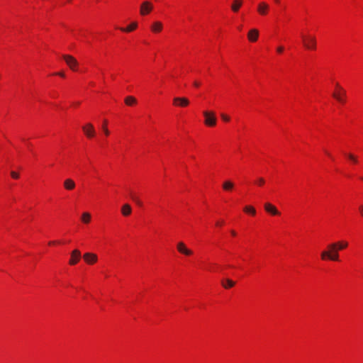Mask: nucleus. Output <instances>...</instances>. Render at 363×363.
<instances>
[{
    "mask_svg": "<svg viewBox=\"0 0 363 363\" xmlns=\"http://www.w3.org/2000/svg\"><path fill=\"white\" fill-rule=\"evenodd\" d=\"M322 261L340 262V252L332 242L327 245L326 249L323 250L320 255Z\"/></svg>",
    "mask_w": 363,
    "mask_h": 363,
    "instance_id": "obj_1",
    "label": "nucleus"
},
{
    "mask_svg": "<svg viewBox=\"0 0 363 363\" xmlns=\"http://www.w3.org/2000/svg\"><path fill=\"white\" fill-rule=\"evenodd\" d=\"M304 48L307 50L315 51L317 49V39L314 34L309 32H302L300 35Z\"/></svg>",
    "mask_w": 363,
    "mask_h": 363,
    "instance_id": "obj_2",
    "label": "nucleus"
},
{
    "mask_svg": "<svg viewBox=\"0 0 363 363\" xmlns=\"http://www.w3.org/2000/svg\"><path fill=\"white\" fill-rule=\"evenodd\" d=\"M332 95L342 105H344L347 101L346 90L338 82L335 83Z\"/></svg>",
    "mask_w": 363,
    "mask_h": 363,
    "instance_id": "obj_3",
    "label": "nucleus"
},
{
    "mask_svg": "<svg viewBox=\"0 0 363 363\" xmlns=\"http://www.w3.org/2000/svg\"><path fill=\"white\" fill-rule=\"evenodd\" d=\"M203 116L204 118L203 123L207 127H214L217 124V118L216 113L213 111H203Z\"/></svg>",
    "mask_w": 363,
    "mask_h": 363,
    "instance_id": "obj_4",
    "label": "nucleus"
},
{
    "mask_svg": "<svg viewBox=\"0 0 363 363\" xmlns=\"http://www.w3.org/2000/svg\"><path fill=\"white\" fill-rule=\"evenodd\" d=\"M176 247L177 252L185 257H191L194 255V251L189 248L186 244L183 241L178 242Z\"/></svg>",
    "mask_w": 363,
    "mask_h": 363,
    "instance_id": "obj_5",
    "label": "nucleus"
},
{
    "mask_svg": "<svg viewBox=\"0 0 363 363\" xmlns=\"http://www.w3.org/2000/svg\"><path fill=\"white\" fill-rule=\"evenodd\" d=\"M154 6L150 1H144L140 6V14L142 16L149 15L153 10Z\"/></svg>",
    "mask_w": 363,
    "mask_h": 363,
    "instance_id": "obj_6",
    "label": "nucleus"
},
{
    "mask_svg": "<svg viewBox=\"0 0 363 363\" xmlns=\"http://www.w3.org/2000/svg\"><path fill=\"white\" fill-rule=\"evenodd\" d=\"M82 128V131H83L84 134L89 139L94 138L96 135V130H95L93 124L91 123H87L84 124Z\"/></svg>",
    "mask_w": 363,
    "mask_h": 363,
    "instance_id": "obj_7",
    "label": "nucleus"
},
{
    "mask_svg": "<svg viewBox=\"0 0 363 363\" xmlns=\"http://www.w3.org/2000/svg\"><path fill=\"white\" fill-rule=\"evenodd\" d=\"M63 59L67 66L72 70V71H77L78 69V62L76 58H74L73 56L69 55H65L63 56Z\"/></svg>",
    "mask_w": 363,
    "mask_h": 363,
    "instance_id": "obj_8",
    "label": "nucleus"
},
{
    "mask_svg": "<svg viewBox=\"0 0 363 363\" xmlns=\"http://www.w3.org/2000/svg\"><path fill=\"white\" fill-rule=\"evenodd\" d=\"M172 104L175 107L186 108L190 104V101L186 97L177 96L173 99Z\"/></svg>",
    "mask_w": 363,
    "mask_h": 363,
    "instance_id": "obj_9",
    "label": "nucleus"
},
{
    "mask_svg": "<svg viewBox=\"0 0 363 363\" xmlns=\"http://www.w3.org/2000/svg\"><path fill=\"white\" fill-rule=\"evenodd\" d=\"M269 5L264 1L258 3L257 6V11L262 16H267L269 13Z\"/></svg>",
    "mask_w": 363,
    "mask_h": 363,
    "instance_id": "obj_10",
    "label": "nucleus"
},
{
    "mask_svg": "<svg viewBox=\"0 0 363 363\" xmlns=\"http://www.w3.org/2000/svg\"><path fill=\"white\" fill-rule=\"evenodd\" d=\"M164 24L162 21H153L150 27V31L152 33L158 34L163 30Z\"/></svg>",
    "mask_w": 363,
    "mask_h": 363,
    "instance_id": "obj_11",
    "label": "nucleus"
},
{
    "mask_svg": "<svg viewBox=\"0 0 363 363\" xmlns=\"http://www.w3.org/2000/svg\"><path fill=\"white\" fill-rule=\"evenodd\" d=\"M264 211L272 216H279L281 213L277 208L271 203H265L264 205Z\"/></svg>",
    "mask_w": 363,
    "mask_h": 363,
    "instance_id": "obj_12",
    "label": "nucleus"
},
{
    "mask_svg": "<svg viewBox=\"0 0 363 363\" xmlns=\"http://www.w3.org/2000/svg\"><path fill=\"white\" fill-rule=\"evenodd\" d=\"M84 262L88 264H94L98 261V256L92 252H86L83 255Z\"/></svg>",
    "mask_w": 363,
    "mask_h": 363,
    "instance_id": "obj_13",
    "label": "nucleus"
},
{
    "mask_svg": "<svg viewBox=\"0 0 363 363\" xmlns=\"http://www.w3.org/2000/svg\"><path fill=\"white\" fill-rule=\"evenodd\" d=\"M81 252L79 250H74L72 252H71V256H70V259L69 260V264L70 265H75L77 264L79 261L81 259Z\"/></svg>",
    "mask_w": 363,
    "mask_h": 363,
    "instance_id": "obj_14",
    "label": "nucleus"
},
{
    "mask_svg": "<svg viewBox=\"0 0 363 363\" xmlns=\"http://www.w3.org/2000/svg\"><path fill=\"white\" fill-rule=\"evenodd\" d=\"M138 27V23L137 21H133L130 23L129 25H128L126 27H118L116 28L119 30H121L123 33H131L135 31Z\"/></svg>",
    "mask_w": 363,
    "mask_h": 363,
    "instance_id": "obj_15",
    "label": "nucleus"
},
{
    "mask_svg": "<svg viewBox=\"0 0 363 363\" xmlns=\"http://www.w3.org/2000/svg\"><path fill=\"white\" fill-rule=\"evenodd\" d=\"M259 35V32L257 28H252L247 33V40L251 43H255L258 40Z\"/></svg>",
    "mask_w": 363,
    "mask_h": 363,
    "instance_id": "obj_16",
    "label": "nucleus"
},
{
    "mask_svg": "<svg viewBox=\"0 0 363 363\" xmlns=\"http://www.w3.org/2000/svg\"><path fill=\"white\" fill-rule=\"evenodd\" d=\"M243 0H232L230 4V10L233 13H238L243 6Z\"/></svg>",
    "mask_w": 363,
    "mask_h": 363,
    "instance_id": "obj_17",
    "label": "nucleus"
},
{
    "mask_svg": "<svg viewBox=\"0 0 363 363\" xmlns=\"http://www.w3.org/2000/svg\"><path fill=\"white\" fill-rule=\"evenodd\" d=\"M235 187V184L230 179L225 180L222 184V189L225 192H232Z\"/></svg>",
    "mask_w": 363,
    "mask_h": 363,
    "instance_id": "obj_18",
    "label": "nucleus"
},
{
    "mask_svg": "<svg viewBox=\"0 0 363 363\" xmlns=\"http://www.w3.org/2000/svg\"><path fill=\"white\" fill-rule=\"evenodd\" d=\"M332 243L333 244V245L335 247V248L337 250V251L339 252L340 251L345 250L349 246L348 241H347L345 240H337V241L333 242Z\"/></svg>",
    "mask_w": 363,
    "mask_h": 363,
    "instance_id": "obj_19",
    "label": "nucleus"
},
{
    "mask_svg": "<svg viewBox=\"0 0 363 363\" xmlns=\"http://www.w3.org/2000/svg\"><path fill=\"white\" fill-rule=\"evenodd\" d=\"M63 187L67 191H72L76 187V183L72 179H66L63 182Z\"/></svg>",
    "mask_w": 363,
    "mask_h": 363,
    "instance_id": "obj_20",
    "label": "nucleus"
},
{
    "mask_svg": "<svg viewBox=\"0 0 363 363\" xmlns=\"http://www.w3.org/2000/svg\"><path fill=\"white\" fill-rule=\"evenodd\" d=\"M345 157L353 164H357L359 163V157L352 152L345 153Z\"/></svg>",
    "mask_w": 363,
    "mask_h": 363,
    "instance_id": "obj_21",
    "label": "nucleus"
},
{
    "mask_svg": "<svg viewBox=\"0 0 363 363\" xmlns=\"http://www.w3.org/2000/svg\"><path fill=\"white\" fill-rule=\"evenodd\" d=\"M132 213V208L131 206L125 203L121 207V213L123 216H129Z\"/></svg>",
    "mask_w": 363,
    "mask_h": 363,
    "instance_id": "obj_22",
    "label": "nucleus"
},
{
    "mask_svg": "<svg viewBox=\"0 0 363 363\" xmlns=\"http://www.w3.org/2000/svg\"><path fill=\"white\" fill-rule=\"evenodd\" d=\"M243 211L252 216H255L257 213L255 208L251 205H247L243 208Z\"/></svg>",
    "mask_w": 363,
    "mask_h": 363,
    "instance_id": "obj_23",
    "label": "nucleus"
},
{
    "mask_svg": "<svg viewBox=\"0 0 363 363\" xmlns=\"http://www.w3.org/2000/svg\"><path fill=\"white\" fill-rule=\"evenodd\" d=\"M91 220V215L89 212H84L81 216V221L84 224H89Z\"/></svg>",
    "mask_w": 363,
    "mask_h": 363,
    "instance_id": "obj_24",
    "label": "nucleus"
},
{
    "mask_svg": "<svg viewBox=\"0 0 363 363\" xmlns=\"http://www.w3.org/2000/svg\"><path fill=\"white\" fill-rule=\"evenodd\" d=\"M125 104L129 106H133L137 104V99L133 96H128L125 98Z\"/></svg>",
    "mask_w": 363,
    "mask_h": 363,
    "instance_id": "obj_25",
    "label": "nucleus"
},
{
    "mask_svg": "<svg viewBox=\"0 0 363 363\" xmlns=\"http://www.w3.org/2000/svg\"><path fill=\"white\" fill-rule=\"evenodd\" d=\"M235 281L231 279H226L223 281V286L225 289H230L234 286Z\"/></svg>",
    "mask_w": 363,
    "mask_h": 363,
    "instance_id": "obj_26",
    "label": "nucleus"
},
{
    "mask_svg": "<svg viewBox=\"0 0 363 363\" xmlns=\"http://www.w3.org/2000/svg\"><path fill=\"white\" fill-rule=\"evenodd\" d=\"M102 130H103V132L104 133V135L108 137L110 135V131L108 128V121L106 120H105L104 122H103V124H102Z\"/></svg>",
    "mask_w": 363,
    "mask_h": 363,
    "instance_id": "obj_27",
    "label": "nucleus"
},
{
    "mask_svg": "<svg viewBox=\"0 0 363 363\" xmlns=\"http://www.w3.org/2000/svg\"><path fill=\"white\" fill-rule=\"evenodd\" d=\"M255 184L259 186H263L265 184V179L263 177H259L255 180Z\"/></svg>",
    "mask_w": 363,
    "mask_h": 363,
    "instance_id": "obj_28",
    "label": "nucleus"
},
{
    "mask_svg": "<svg viewBox=\"0 0 363 363\" xmlns=\"http://www.w3.org/2000/svg\"><path fill=\"white\" fill-rule=\"evenodd\" d=\"M63 244V242L61 241V240H51V241H49L48 245L49 246H55V245H62Z\"/></svg>",
    "mask_w": 363,
    "mask_h": 363,
    "instance_id": "obj_29",
    "label": "nucleus"
},
{
    "mask_svg": "<svg viewBox=\"0 0 363 363\" xmlns=\"http://www.w3.org/2000/svg\"><path fill=\"white\" fill-rule=\"evenodd\" d=\"M11 177L14 179H18L19 178V174L15 171H12L11 172Z\"/></svg>",
    "mask_w": 363,
    "mask_h": 363,
    "instance_id": "obj_30",
    "label": "nucleus"
},
{
    "mask_svg": "<svg viewBox=\"0 0 363 363\" xmlns=\"http://www.w3.org/2000/svg\"><path fill=\"white\" fill-rule=\"evenodd\" d=\"M221 118H222V120H223V121H225V122H229V121H230V116H228V115H225V114H222V115H221Z\"/></svg>",
    "mask_w": 363,
    "mask_h": 363,
    "instance_id": "obj_31",
    "label": "nucleus"
},
{
    "mask_svg": "<svg viewBox=\"0 0 363 363\" xmlns=\"http://www.w3.org/2000/svg\"><path fill=\"white\" fill-rule=\"evenodd\" d=\"M358 211L360 216L363 218V203L359 206Z\"/></svg>",
    "mask_w": 363,
    "mask_h": 363,
    "instance_id": "obj_32",
    "label": "nucleus"
},
{
    "mask_svg": "<svg viewBox=\"0 0 363 363\" xmlns=\"http://www.w3.org/2000/svg\"><path fill=\"white\" fill-rule=\"evenodd\" d=\"M284 51V48L283 46H279L277 48V52L279 53V54H281L283 53V52Z\"/></svg>",
    "mask_w": 363,
    "mask_h": 363,
    "instance_id": "obj_33",
    "label": "nucleus"
},
{
    "mask_svg": "<svg viewBox=\"0 0 363 363\" xmlns=\"http://www.w3.org/2000/svg\"><path fill=\"white\" fill-rule=\"evenodd\" d=\"M54 74L60 76V77H61L62 78L65 77V73L64 72H58L55 73Z\"/></svg>",
    "mask_w": 363,
    "mask_h": 363,
    "instance_id": "obj_34",
    "label": "nucleus"
},
{
    "mask_svg": "<svg viewBox=\"0 0 363 363\" xmlns=\"http://www.w3.org/2000/svg\"><path fill=\"white\" fill-rule=\"evenodd\" d=\"M324 153L328 157H330V159L333 160V155H331V153L327 150H324Z\"/></svg>",
    "mask_w": 363,
    "mask_h": 363,
    "instance_id": "obj_35",
    "label": "nucleus"
},
{
    "mask_svg": "<svg viewBox=\"0 0 363 363\" xmlns=\"http://www.w3.org/2000/svg\"><path fill=\"white\" fill-rule=\"evenodd\" d=\"M223 225V221L222 220H218L216 223V225L217 227H220Z\"/></svg>",
    "mask_w": 363,
    "mask_h": 363,
    "instance_id": "obj_36",
    "label": "nucleus"
},
{
    "mask_svg": "<svg viewBox=\"0 0 363 363\" xmlns=\"http://www.w3.org/2000/svg\"><path fill=\"white\" fill-rule=\"evenodd\" d=\"M230 234L233 237H236L237 236V232L235 230H230Z\"/></svg>",
    "mask_w": 363,
    "mask_h": 363,
    "instance_id": "obj_37",
    "label": "nucleus"
},
{
    "mask_svg": "<svg viewBox=\"0 0 363 363\" xmlns=\"http://www.w3.org/2000/svg\"><path fill=\"white\" fill-rule=\"evenodd\" d=\"M194 86H195L196 87H199V86H200V83H199V82H194Z\"/></svg>",
    "mask_w": 363,
    "mask_h": 363,
    "instance_id": "obj_38",
    "label": "nucleus"
},
{
    "mask_svg": "<svg viewBox=\"0 0 363 363\" xmlns=\"http://www.w3.org/2000/svg\"><path fill=\"white\" fill-rule=\"evenodd\" d=\"M275 1H276V2H277V3H278L279 0H275Z\"/></svg>",
    "mask_w": 363,
    "mask_h": 363,
    "instance_id": "obj_39",
    "label": "nucleus"
},
{
    "mask_svg": "<svg viewBox=\"0 0 363 363\" xmlns=\"http://www.w3.org/2000/svg\"><path fill=\"white\" fill-rule=\"evenodd\" d=\"M361 179H362V180H363V177H361Z\"/></svg>",
    "mask_w": 363,
    "mask_h": 363,
    "instance_id": "obj_40",
    "label": "nucleus"
}]
</instances>
